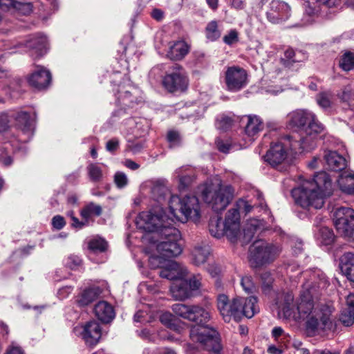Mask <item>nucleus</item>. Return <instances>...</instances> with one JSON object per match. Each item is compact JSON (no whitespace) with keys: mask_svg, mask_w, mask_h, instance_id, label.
I'll use <instances>...</instances> for the list:
<instances>
[{"mask_svg":"<svg viewBox=\"0 0 354 354\" xmlns=\"http://www.w3.org/2000/svg\"><path fill=\"white\" fill-rule=\"evenodd\" d=\"M241 308H244V310H251L254 311V315L259 311V308L257 305V299L255 297H250L248 298H241Z\"/></svg>","mask_w":354,"mask_h":354,"instance_id":"nucleus-44","label":"nucleus"},{"mask_svg":"<svg viewBox=\"0 0 354 354\" xmlns=\"http://www.w3.org/2000/svg\"><path fill=\"white\" fill-rule=\"evenodd\" d=\"M288 125L290 128H299L300 131L305 129L313 128V125L322 124L316 115L308 110H297L288 115Z\"/></svg>","mask_w":354,"mask_h":354,"instance_id":"nucleus-17","label":"nucleus"},{"mask_svg":"<svg viewBox=\"0 0 354 354\" xmlns=\"http://www.w3.org/2000/svg\"><path fill=\"white\" fill-rule=\"evenodd\" d=\"M194 180V177L191 175H185L179 178V183L181 188H186L189 186Z\"/></svg>","mask_w":354,"mask_h":354,"instance_id":"nucleus-62","label":"nucleus"},{"mask_svg":"<svg viewBox=\"0 0 354 354\" xmlns=\"http://www.w3.org/2000/svg\"><path fill=\"white\" fill-rule=\"evenodd\" d=\"M317 104L323 109H328L331 105V100L329 95L326 93H320L317 97Z\"/></svg>","mask_w":354,"mask_h":354,"instance_id":"nucleus-51","label":"nucleus"},{"mask_svg":"<svg viewBox=\"0 0 354 354\" xmlns=\"http://www.w3.org/2000/svg\"><path fill=\"white\" fill-rule=\"evenodd\" d=\"M256 230V225L254 224H250V226H248L247 228L244 230V239L245 242H250L253 236L254 231Z\"/></svg>","mask_w":354,"mask_h":354,"instance_id":"nucleus-60","label":"nucleus"},{"mask_svg":"<svg viewBox=\"0 0 354 354\" xmlns=\"http://www.w3.org/2000/svg\"><path fill=\"white\" fill-rule=\"evenodd\" d=\"M10 118L7 113H1L0 114V131L3 132L9 128Z\"/></svg>","mask_w":354,"mask_h":354,"instance_id":"nucleus-57","label":"nucleus"},{"mask_svg":"<svg viewBox=\"0 0 354 354\" xmlns=\"http://www.w3.org/2000/svg\"><path fill=\"white\" fill-rule=\"evenodd\" d=\"M313 291L314 289L310 288V284L308 283L304 285L296 304L298 318L307 320L311 317L314 310L317 308V304L313 299Z\"/></svg>","mask_w":354,"mask_h":354,"instance_id":"nucleus-15","label":"nucleus"},{"mask_svg":"<svg viewBox=\"0 0 354 354\" xmlns=\"http://www.w3.org/2000/svg\"><path fill=\"white\" fill-rule=\"evenodd\" d=\"M227 228L225 222L223 223L221 217H214L209 220V231L216 238H221L224 234L227 236Z\"/></svg>","mask_w":354,"mask_h":354,"instance_id":"nucleus-35","label":"nucleus"},{"mask_svg":"<svg viewBox=\"0 0 354 354\" xmlns=\"http://www.w3.org/2000/svg\"><path fill=\"white\" fill-rule=\"evenodd\" d=\"M188 84L187 73L178 64H174L162 79V85L169 93L183 92L187 88Z\"/></svg>","mask_w":354,"mask_h":354,"instance_id":"nucleus-11","label":"nucleus"},{"mask_svg":"<svg viewBox=\"0 0 354 354\" xmlns=\"http://www.w3.org/2000/svg\"><path fill=\"white\" fill-rule=\"evenodd\" d=\"M339 65L345 71L353 70L354 68V54L351 52L344 53L340 58Z\"/></svg>","mask_w":354,"mask_h":354,"instance_id":"nucleus-40","label":"nucleus"},{"mask_svg":"<svg viewBox=\"0 0 354 354\" xmlns=\"http://www.w3.org/2000/svg\"><path fill=\"white\" fill-rule=\"evenodd\" d=\"M100 293L99 288H88L82 292L79 302L82 306H86L96 299Z\"/></svg>","mask_w":354,"mask_h":354,"instance_id":"nucleus-38","label":"nucleus"},{"mask_svg":"<svg viewBox=\"0 0 354 354\" xmlns=\"http://www.w3.org/2000/svg\"><path fill=\"white\" fill-rule=\"evenodd\" d=\"M240 214L238 207H235L228 210L225 222L227 228V237L231 242L236 241L240 233Z\"/></svg>","mask_w":354,"mask_h":354,"instance_id":"nucleus-18","label":"nucleus"},{"mask_svg":"<svg viewBox=\"0 0 354 354\" xmlns=\"http://www.w3.org/2000/svg\"><path fill=\"white\" fill-rule=\"evenodd\" d=\"M238 32L236 30H231L230 32L223 37V41L227 45H232L238 42Z\"/></svg>","mask_w":354,"mask_h":354,"instance_id":"nucleus-54","label":"nucleus"},{"mask_svg":"<svg viewBox=\"0 0 354 354\" xmlns=\"http://www.w3.org/2000/svg\"><path fill=\"white\" fill-rule=\"evenodd\" d=\"M327 167L335 171H340L347 166V162L344 157L335 151H325L324 156Z\"/></svg>","mask_w":354,"mask_h":354,"instance_id":"nucleus-25","label":"nucleus"},{"mask_svg":"<svg viewBox=\"0 0 354 354\" xmlns=\"http://www.w3.org/2000/svg\"><path fill=\"white\" fill-rule=\"evenodd\" d=\"M107 242L102 238L93 239L91 240L88 243L89 250L93 252H105L107 249Z\"/></svg>","mask_w":354,"mask_h":354,"instance_id":"nucleus-42","label":"nucleus"},{"mask_svg":"<svg viewBox=\"0 0 354 354\" xmlns=\"http://www.w3.org/2000/svg\"><path fill=\"white\" fill-rule=\"evenodd\" d=\"M210 254V248L207 243H196L191 252L192 262L196 266H203L207 261Z\"/></svg>","mask_w":354,"mask_h":354,"instance_id":"nucleus-23","label":"nucleus"},{"mask_svg":"<svg viewBox=\"0 0 354 354\" xmlns=\"http://www.w3.org/2000/svg\"><path fill=\"white\" fill-rule=\"evenodd\" d=\"M171 296L176 300L183 301L191 296V291L188 287V282L186 281H176L170 288Z\"/></svg>","mask_w":354,"mask_h":354,"instance_id":"nucleus-28","label":"nucleus"},{"mask_svg":"<svg viewBox=\"0 0 354 354\" xmlns=\"http://www.w3.org/2000/svg\"><path fill=\"white\" fill-rule=\"evenodd\" d=\"M119 88L118 99L124 105L132 106L134 104L140 102V99H139L140 91L137 88L129 84L127 86L120 85Z\"/></svg>","mask_w":354,"mask_h":354,"instance_id":"nucleus-21","label":"nucleus"},{"mask_svg":"<svg viewBox=\"0 0 354 354\" xmlns=\"http://www.w3.org/2000/svg\"><path fill=\"white\" fill-rule=\"evenodd\" d=\"M334 308L326 304H317L314 310L306 321V330L309 336H315L333 328V313Z\"/></svg>","mask_w":354,"mask_h":354,"instance_id":"nucleus-6","label":"nucleus"},{"mask_svg":"<svg viewBox=\"0 0 354 354\" xmlns=\"http://www.w3.org/2000/svg\"><path fill=\"white\" fill-rule=\"evenodd\" d=\"M333 192L332 180L325 171L314 176L312 180H305L301 185L292 190L295 202L303 208L320 209L324 204V197Z\"/></svg>","mask_w":354,"mask_h":354,"instance_id":"nucleus-2","label":"nucleus"},{"mask_svg":"<svg viewBox=\"0 0 354 354\" xmlns=\"http://www.w3.org/2000/svg\"><path fill=\"white\" fill-rule=\"evenodd\" d=\"M0 162L6 167L11 165L13 162L11 150L8 147L3 146L0 149Z\"/></svg>","mask_w":354,"mask_h":354,"instance_id":"nucleus-45","label":"nucleus"},{"mask_svg":"<svg viewBox=\"0 0 354 354\" xmlns=\"http://www.w3.org/2000/svg\"><path fill=\"white\" fill-rule=\"evenodd\" d=\"M101 335V327L96 321H91L84 326L82 336L88 345L94 346L97 344Z\"/></svg>","mask_w":354,"mask_h":354,"instance_id":"nucleus-24","label":"nucleus"},{"mask_svg":"<svg viewBox=\"0 0 354 354\" xmlns=\"http://www.w3.org/2000/svg\"><path fill=\"white\" fill-rule=\"evenodd\" d=\"M294 296L290 292L283 293L278 297L277 305L278 306L279 315H283L286 319L293 317L297 319L296 306L293 303Z\"/></svg>","mask_w":354,"mask_h":354,"instance_id":"nucleus-20","label":"nucleus"},{"mask_svg":"<svg viewBox=\"0 0 354 354\" xmlns=\"http://www.w3.org/2000/svg\"><path fill=\"white\" fill-rule=\"evenodd\" d=\"M306 58V55L301 51H295L292 48H288L284 53V57L281 59V63L286 68H291L295 63L303 62Z\"/></svg>","mask_w":354,"mask_h":354,"instance_id":"nucleus-34","label":"nucleus"},{"mask_svg":"<svg viewBox=\"0 0 354 354\" xmlns=\"http://www.w3.org/2000/svg\"><path fill=\"white\" fill-rule=\"evenodd\" d=\"M51 80L50 72L40 66L36 67V69L30 75L28 79L29 84L37 90H43L48 88Z\"/></svg>","mask_w":354,"mask_h":354,"instance_id":"nucleus-19","label":"nucleus"},{"mask_svg":"<svg viewBox=\"0 0 354 354\" xmlns=\"http://www.w3.org/2000/svg\"><path fill=\"white\" fill-rule=\"evenodd\" d=\"M15 0H0V8L3 11H8L13 13L15 12Z\"/></svg>","mask_w":354,"mask_h":354,"instance_id":"nucleus-53","label":"nucleus"},{"mask_svg":"<svg viewBox=\"0 0 354 354\" xmlns=\"http://www.w3.org/2000/svg\"><path fill=\"white\" fill-rule=\"evenodd\" d=\"M225 83L228 91L237 92L248 84V73L239 66H230L225 72Z\"/></svg>","mask_w":354,"mask_h":354,"instance_id":"nucleus-16","label":"nucleus"},{"mask_svg":"<svg viewBox=\"0 0 354 354\" xmlns=\"http://www.w3.org/2000/svg\"><path fill=\"white\" fill-rule=\"evenodd\" d=\"M102 213V208L100 205L91 202L86 205L80 211L81 216L88 221L91 216H100Z\"/></svg>","mask_w":354,"mask_h":354,"instance_id":"nucleus-37","label":"nucleus"},{"mask_svg":"<svg viewBox=\"0 0 354 354\" xmlns=\"http://www.w3.org/2000/svg\"><path fill=\"white\" fill-rule=\"evenodd\" d=\"M241 284L244 290L248 293L252 292L255 289L252 278L250 277L246 276L243 277L241 279Z\"/></svg>","mask_w":354,"mask_h":354,"instance_id":"nucleus-52","label":"nucleus"},{"mask_svg":"<svg viewBox=\"0 0 354 354\" xmlns=\"http://www.w3.org/2000/svg\"><path fill=\"white\" fill-rule=\"evenodd\" d=\"M180 238V231L173 226L166 228L164 234L156 238L154 243H156V249L160 255L166 258H172L178 256L183 251L181 244L179 243Z\"/></svg>","mask_w":354,"mask_h":354,"instance_id":"nucleus-8","label":"nucleus"},{"mask_svg":"<svg viewBox=\"0 0 354 354\" xmlns=\"http://www.w3.org/2000/svg\"><path fill=\"white\" fill-rule=\"evenodd\" d=\"M171 309L177 316L196 324V326L192 327L189 333L194 342L200 343L207 351L214 353L221 351V346L218 339V333L208 326V322L211 319V313L208 308L198 305L175 304Z\"/></svg>","mask_w":354,"mask_h":354,"instance_id":"nucleus-1","label":"nucleus"},{"mask_svg":"<svg viewBox=\"0 0 354 354\" xmlns=\"http://www.w3.org/2000/svg\"><path fill=\"white\" fill-rule=\"evenodd\" d=\"M262 288L264 291L270 290L273 282V278L268 272H264L261 274Z\"/></svg>","mask_w":354,"mask_h":354,"instance_id":"nucleus-49","label":"nucleus"},{"mask_svg":"<svg viewBox=\"0 0 354 354\" xmlns=\"http://www.w3.org/2000/svg\"><path fill=\"white\" fill-rule=\"evenodd\" d=\"M313 128L305 129L300 133H295L291 136V146L292 151L301 153L304 151H310L317 145V136L324 130L323 124L313 125Z\"/></svg>","mask_w":354,"mask_h":354,"instance_id":"nucleus-10","label":"nucleus"},{"mask_svg":"<svg viewBox=\"0 0 354 354\" xmlns=\"http://www.w3.org/2000/svg\"><path fill=\"white\" fill-rule=\"evenodd\" d=\"M334 225L337 232L344 236L354 240V210L350 207L337 208L334 213Z\"/></svg>","mask_w":354,"mask_h":354,"instance_id":"nucleus-12","label":"nucleus"},{"mask_svg":"<svg viewBox=\"0 0 354 354\" xmlns=\"http://www.w3.org/2000/svg\"><path fill=\"white\" fill-rule=\"evenodd\" d=\"M246 118L245 133L250 140H254V137L263 130V123L261 119L257 115H248Z\"/></svg>","mask_w":354,"mask_h":354,"instance_id":"nucleus-30","label":"nucleus"},{"mask_svg":"<svg viewBox=\"0 0 354 354\" xmlns=\"http://www.w3.org/2000/svg\"><path fill=\"white\" fill-rule=\"evenodd\" d=\"M216 144L218 150L222 153H227L232 148V145L229 142H225L222 140H217L216 141Z\"/></svg>","mask_w":354,"mask_h":354,"instance_id":"nucleus-59","label":"nucleus"},{"mask_svg":"<svg viewBox=\"0 0 354 354\" xmlns=\"http://www.w3.org/2000/svg\"><path fill=\"white\" fill-rule=\"evenodd\" d=\"M240 298H234L230 301L228 297L224 294L219 295L217 297V308L225 322H230L232 319L238 322L245 316L251 318L254 316V311L241 308Z\"/></svg>","mask_w":354,"mask_h":354,"instance_id":"nucleus-9","label":"nucleus"},{"mask_svg":"<svg viewBox=\"0 0 354 354\" xmlns=\"http://www.w3.org/2000/svg\"><path fill=\"white\" fill-rule=\"evenodd\" d=\"M169 207L173 216L182 223L189 219L196 221L200 218V204L195 196H186L183 198L171 196Z\"/></svg>","mask_w":354,"mask_h":354,"instance_id":"nucleus-5","label":"nucleus"},{"mask_svg":"<svg viewBox=\"0 0 354 354\" xmlns=\"http://www.w3.org/2000/svg\"><path fill=\"white\" fill-rule=\"evenodd\" d=\"M281 247L274 243L259 240L250 248V263L252 267H260L272 263L281 253Z\"/></svg>","mask_w":354,"mask_h":354,"instance_id":"nucleus-7","label":"nucleus"},{"mask_svg":"<svg viewBox=\"0 0 354 354\" xmlns=\"http://www.w3.org/2000/svg\"><path fill=\"white\" fill-rule=\"evenodd\" d=\"M291 145V138L288 136L281 138L271 145L265 156L266 160L274 167L281 164L287 158L288 151H292Z\"/></svg>","mask_w":354,"mask_h":354,"instance_id":"nucleus-14","label":"nucleus"},{"mask_svg":"<svg viewBox=\"0 0 354 354\" xmlns=\"http://www.w3.org/2000/svg\"><path fill=\"white\" fill-rule=\"evenodd\" d=\"M114 183L118 188L121 189L128 184V178L124 173L118 171L114 175Z\"/></svg>","mask_w":354,"mask_h":354,"instance_id":"nucleus-48","label":"nucleus"},{"mask_svg":"<svg viewBox=\"0 0 354 354\" xmlns=\"http://www.w3.org/2000/svg\"><path fill=\"white\" fill-rule=\"evenodd\" d=\"M167 140L170 144V147H176L180 142V136L176 131H169L167 135Z\"/></svg>","mask_w":354,"mask_h":354,"instance_id":"nucleus-50","label":"nucleus"},{"mask_svg":"<svg viewBox=\"0 0 354 354\" xmlns=\"http://www.w3.org/2000/svg\"><path fill=\"white\" fill-rule=\"evenodd\" d=\"M25 46L29 49L32 57L39 58L47 52L48 41L44 36H34L26 41Z\"/></svg>","mask_w":354,"mask_h":354,"instance_id":"nucleus-22","label":"nucleus"},{"mask_svg":"<svg viewBox=\"0 0 354 354\" xmlns=\"http://www.w3.org/2000/svg\"><path fill=\"white\" fill-rule=\"evenodd\" d=\"M136 225L138 228L153 233L151 239H154L163 234L166 228L172 227L174 220L167 216L162 208L158 207L140 213L136 219Z\"/></svg>","mask_w":354,"mask_h":354,"instance_id":"nucleus-4","label":"nucleus"},{"mask_svg":"<svg viewBox=\"0 0 354 354\" xmlns=\"http://www.w3.org/2000/svg\"><path fill=\"white\" fill-rule=\"evenodd\" d=\"M319 236L322 242L325 245H330L333 243L335 237L333 232L327 227H322L319 228Z\"/></svg>","mask_w":354,"mask_h":354,"instance_id":"nucleus-43","label":"nucleus"},{"mask_svg":"<svg viewBox=\"0 0 354 354\" xmlns=\"http://www.w3.org/2000/svg\"><path fill=\"white\" fill-rule=\"evenodd\" d=\"M17 127L26 133L32 134L35 129V116H31L26 111H20L12 115Z\"/></svg>","mask_w":354,"mask_h":354,"instance_id":"nucleus-27","label":"nucleus"},{"mask_svg":"<svg viewBox=\"0 0 354 354\" xmlns=\"http://www.w3.org/2000/svg\"><path fill=\"white\" fill-rule=\"evenodd\" d=\"M340 98L344 102H352L354 101V88L351 86H345L340 95Z\"/></svg>","mask_w":354,"mask_h":354,"instance_id":"nucleus-47","label":"nucleus"},{"mask_svg":"<svg viewBox=\"0 0 354 354\" xmlns=\"http://www.w3.org/2000/svg\"><path fill=\"white\" fill-rule=\"evenodd\" d=\"M94 313L95 317L103 323H109L115 315L113 307L106 301H100L95 305Z\"/></svg>","mask_w":354,"mask_h":354,"instance_id":"nucleus-26","label":"nucleus"},{"mask_svg":"<svg viewBox=\"0 0 354 354\" xmlns=\"http://www.w3.org/2000/svg\"><path fill=\"white\" fill-rule=\"evenodd\" d=\"M119 147V140L118 138H112L106 142V149L111 152H115Z\"/></svg>","mask_w":354,"mask_h":354,"instance_id":"nucleus-61","label":"nucleus"},{"mask_svg":"<svg viewBox=\"0 0 354 354\" xmlns=\"http://www.w3.org/2000/svg\"><path fill=\"white\" fill-rule=\"evenodd\" d=\"M232 120L228 117H222L220 120H217V127L223 131L227 130L232 125Z\"/></svg>","mask_w":354,"mask_h":354,"instance_id":"nucleus-56","label":"nucleus"},{"mask_svg":"<svg viewBox=\"0 0 354 354\" xmlns=\"http://www.w3.org/2000/svg\"><path fill=\"white\" fill-rule=\"evenodd\" d=\"M5 354H25L24 351L19 346H11L8 348Z\"/></svg>","mask_w":354,"mask_h":354,"instance_id":"nucleus-64","label":"nucleus"},{"mask_svg":"<svg viewBox=\"0 0 354 354\" xmlns=\"http://www.w3.org/2000/svg\"><path fill=\"white\" fill-rule=\"evenodd\" d=\"M189 50V47L185 41H178L169 47L167 56L171 60H181L188 53Z\"/></svg>","mask_w":354,"mask_h":354,"instance_id":"nucleus-32","label":"nucleus"},{"mask_svg":"<svg viewBox=\"0 0 354 354\" xmlns=\"http://www.w3.org/2000/svg\"><path fill=\"white\" fill-rule=\"evenodd\" d=\"M201 286V279L198 277H193L191 278L188 283V287L190 291L199 289Z\"/></svg>","mask_w":354,"mask_h":354,"instance_id":"nucleus-63","label":"nucleus"},{"mask_svg":"<svg viewBox=\"0 0 354 354\" xmlns=\"http://www.w3.org/2000/svg\"><path fill=\"white\" fill-rule=\"evenodd\" d=\"M269 3L268 9L266 11L268 20L272 24H277L286 21L290 16V8L288 3L280 0H261L259 3L260 9Z\"/></svg>","mask_w":354,"mask_h":354,"instance_id":"nucleus-13","label":"nucleus"},{"mask_svg":"<svg viewBox=\"0 0 354 354\" xmlns=\"http://www.w3.org/2000/svg\"><path fill=\"white\" fill-rule=\"evenodd\" d=\"M32 6L30 3H22L17 1L13 14H20L22 15H28L31 13Z\"/></svg>","mask_w":354,"mask_h":354,"instance_id":"nucleus-46","label":"nucleus"},{"mask_svg":"<svg viewBox=\"0 0 354 354\" xmlns=\"http://www.w3.org/2000/svg\"><path fill=\"white\" fill-rule=\"evenodd\" d=\"M87 173L91 181L98 183L103 179V171L102 168L95 163H91L88 165Z\"/></svg>","mask_w":354,"mask_h":354,"instance_id":"nucleus-39","label":"nucleus"},{"mask_svg":"<svg viewBox=\"0 0 354 354\" xmlns=\"http://www.w3.org/2000/svg\"><path fill=\"white\" fill-rule=\"evenodd\" d=\"M186 270L180 268L176 262H171L167 268L162 269L159 275L162 278L176 280L185 276Z\"/></svg>","mask_w":354,"mask_h":354,"instance_id":"nucleus-31","label":"nucleus"},{"mask_svg":"<svg viewBox=\"0 0 354 354\" xmlns=\"http://www.w3.org/2000/svg\"><path fill=\"white\" fill-rule=\"evenodd\" d=\"M235 205L238 207L239 211L242 210L245 214L250 212L253 208L252 205H251L248 201L243 199L238 200Z\"/></svg>","mask_w":354,"mask_h":354,"instance_id":"nucleus-55","label":"nucleus"},{"mask_svg":"<svg viewBox=\"0 0 354 354\" xmlns=\"http://www.w3.org/2000/svg\"><path fill=\"white\" fill-rule=\"evenodd\" d=\"M207 37L212 40H216L221 36V32L218 28V24L216 21H210L205 28Z\"/></svg>","mask_w":354,"mask_h":354,"instance_id":"nucleus-41","label":"nucleus"},{"mask_svg":"<svg viewBox=\"0 0 354 354\" xmlns=\"http://www.w3.org/2000/svg\"><path fill=\"white\" fill-rule=\"evenodd\" d=\"M52 225L54 228L61 230L65 226L66 221L63 216L57 215L52 218Z\"/></svg>","mask_w":354,"mask_h":354,"instance_id":"nucleus-58","label":"nucleus"},{"mask_svg":"<svg viewBox=\"0 0 354 354\" xmlns=\"http://www.w3.org/2000/svg\"><path fill=\"white\" fill-rule=\"evenodd\" d=\"M340 191L346 195H354V173L344 172L342 174L337 180Z\"/></svg>","mask_w":354,"mask_h":354,"instance_id":"nucleus-33","label":"nucleus"},{"mask_svg":"<svg viewBox=\"0 0 354 354\" xmlns=\"http://www.w3.org/2000/svg\"><path fill=\"white\" fill-rule=\"evenodd\" d=\"M341 270L346 278L354 282V253L345 252L340 258Z\"/></svg>","mask_w":354,"mask_h":354,"instance_id":"nucleus-29","label":"nucleus"},{"mask_svg":"<svg viewBox=\"0 0 354 354\" xmlns=\"http://www.w3.org/2000/svg\"><path fill=\"white\" fill-rule=\"evenodd\" d=\"M198 189L203 200L216 212L225 209L234 198V189L219 180L207 182Z\"/></svg>","mask_w":354,"mask_h":354,"instance_id":"nucleus-3","label":"nucleus"},{"mask_svg":"<svg viewBox=\"0 0 354 354\" xmlns=\"http://www.w3.org/2000/svg\"><path fill=\"white\" fill-rule=\"evenodd\" d=\"M347 308L341 316L344 325L349 326L354 322V294H350L346 298Z\"/></svg>","mask_w":354,"mask_h":354,"instance_id":"nucleus-36","label":"nucleus"}]
</instances>
